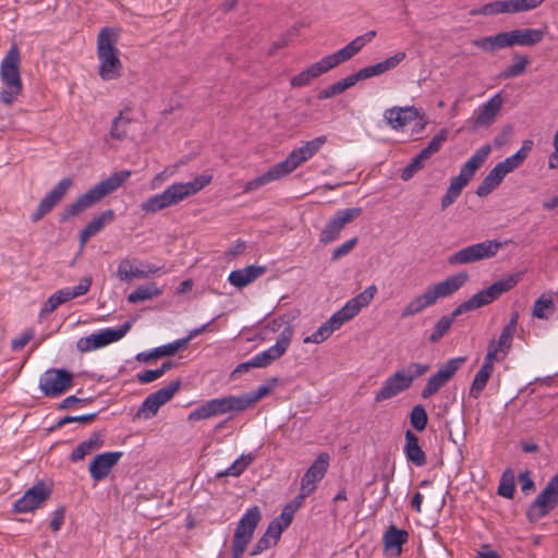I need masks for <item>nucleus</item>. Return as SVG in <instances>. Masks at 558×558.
Returning <instances> with one entry per match:
<instances>
[{
  "label": "nucleus",
  "instance_id": "obj_64",
  "mask_svg": "<svg viewBox=\"0 0 558 558\" xmlns=\"http://www.w3.org/2000/svg\"><path fill=\"white\" fill-rule=\"evenodd\" d=\"M343 92H342L340 85L338 84V82H336V83L327 86L326 88L322 89L319 92V94L317 95V98L319 100H325V99L331 98L333 96L340 95Z\"/></svg>",
  "mask_w": 558,
  "mask_h": 558
},
{
  "label": "nucleus",
  "instance_id": "obj_14",
  "mask_svg": "<svg viewBox=\"0 0 558 558\" xmlns=\"http://www.w3.org/2000/svg\"><path fill=\"white\" fill-rule=\"evenodd\" d=\"M74 375L64 368H49L39 377V389L45 397L57 398L73 386Z\"/></svg>",
  "mask_w": 558,
  "mask_h": 558
},
{
  "label": "nucleus",
  "instance_id": "obj_32",
  "mask_svg": "<svg viewBox=\"0 0 558 558\" xmlns=\"http://www.w3.org/2000/svg\"><path fill=\"white\" fill-rule=\"evenodd\" d=\"M211 410L213 417L229 413L243 412L241 399L239 396H223L207 400Z\"/></svg>",
  "mask_w": 558,
  "mask_h": 558
},
{
  "label": "nucleus",
  "instance_id": "obj_21",
  "mask_svg": "<svg viewBox=\"0 0 558 558\" xmlns=\"http://www.w3.org/2000/svg\"><path fill=\"white\" fill-rule=\"evenodd\" d=\"M181 385L179 379L173 380L166 385L165 387L158 389L154 393H150L145 398L142 405L140 407L136 416L144 418L154 417L160 407L170 401L173 396L177 393Z\"/></svg>",
  "mask_w": 558,
  "mask_h": 558
},
{
  "label": "nucleus",
  "instance_id": "obj_34",
  "mask_svg": "<svg viewBox=\"0 0 558 558\" xmlns=\"http://www.w3.org/2000/svg\"><path fill=\"white\" fill-rule=\"evenodd\" d=\"M495 361L490 360V356H485L484 362L475 374V377L471 384L469 396L473 399H478L485 389L493 372Z\"/></svg>",
  "mask_w": 558,
  "mask_h": 558
},
{
  "label": "nucleus",
  "instance_id": "obj_3",
  "mask_svg": "<svg viewBox=\"0 0 558 558\" xmlns=\"http://www.w3.org/2000/svg\"><path fill=\"white\" fill-rule=\"evenodd\" d=\"M377 293L375 284L368 286L363 292L350 299L339 311L333 313L316 331L303 339L304 343H322L343 324L354 318L364 307L368 306Z\"/></svg>",
  "mask_w": 558,
  "mask_h": 558
},
{
  "label": "nucleus",
  "instance_id": "obj_40",
  "mask_svg": "<svg viewBox=\"0 0 558 558\" xmlns=\"http://www.w3.org/2000/svg\"><path fill=\"white\" fill-rule=\"evenodd\" d=\"M555 310L554 302L550 296L542 294L532 308V315L538 319H548Z\"/></svg>",
  "mask_w": 558,
  "mask_h": 558
},
{
  "label": "nucleus",
  "instance_id": "obj_4",
  "mask_svg": "<svg viewBox=\"0 0 558 558\" xmlns=\"http://www.w3.org/2000/svg\"><path fill=\"white\" fill-rule=\"evenodd\" d=\"M213 180L211 174H202L189 182H178L169 185L163 192L153 195L141 204L146 214H154L174 206L203 190Z\"/></svg>",
  "mask_w": 558,
  "mask_h": 558
},
{
  "label": "nucleus",
  "instance_id": "obj_1",
  "mask_svg": "<svg viewBox=\"0 0 558 558\" xmlns=\"http://www.w3.org/2000/svg\"><path fill=\"white\" fill-rule=\"evenodd\" d=\"M375 36L376 32L369 31L355 37L343 48L323 57L320 60L311 64L299 74L292 76L290 78L291 87L300 88L307 86L313 80L337 68L341 63L352 59L363 49L366 44L371 43Z\"/></svg>",
  "mask_w": 558,
  "mask_h": 558
},
{
  "label": "nucleus",
  "instance_id": "obj_63",
  "mask_svg": "<svg viewBox=\"0 0 558 558\" xmlns=\"http://www.w3.org/2000/svg\"><path fill=\"white\" fill-rule=\"evenodd\" d=\"M175 170L177 167H171L166 168L163 171L157 173L150 182L151 189H158L166 179L170 178L175 173Z\"/></svg>",
  "mask_w": 558,
  "mask_h": 558
},
{
  "label": "nucleus",
  "instance_id": "obj_20",
  "mask_svg": "<svg viewBox=\"0 0 558 558\" xmlns=\"http://www.w3.org/2000/svg\"><path fill=\"white\" fill-rule=\"evenodd\" d=\"M465 361V356L452 357L441 365L439 369L428 378L421 392L422 398L428 399L437 393L438 390L454 376Z\"/></svg>",
  "mask_w": 558,
  "mask_h": 558
},
{
  "label": "nucleus",
  "instance_id": "obj_10",
  "mask_svg": "<svg viewBox=\"0 0 558 558\" xmlns=\"http://www.w3.org/2000/svg\"><path fill=\"white\" fill-rule=\"evenodd\" d=\"M20 50L13 45L2 59L0 64V80L3 89L0 93V100L4 105L13 104L22 93L23 83L20 72Z\"/></svg>",
  "mask_w": 558,
  "mask_h": 558
},
{
  "label": "nucleus",
  "instance_id": "obj_33",
  "mask_svg": "<svg viewBox=\"0 0 558 558\" xmlns=\"http://www.w3.org/2000/svg\"><path fill=\"white\" fill-rule=\"evenodd\" d=\"M266 271L264 266H246L229 274L228 281L238 289H242Z\"/></svg>",
  "mask_w": 558,
  "mask_h": 558
},
{
  "label": "nucleus",
  "instance_id": "obj_47",
  "mask_svg": "<svg viewBox=\"0 0 558 558\" xmlns=\"http://www.w3.org/2000/svg\"><path fill=\"white\" fill-rule=\"evenodd\" d=\"M410 423L416 432H423L428 423V416L423 405H414L410 413Z\"/></svg>",
  "mask_w": 558,
  "mask_h": 558
},
{
  "label": "nucleus",
  "instance_id": "obj_53",
  "mask_svg": "<svg viewBox=\"0 0 558 558\" xmlns=\"http://www.w3.org/2000/svg\"><path fill=\"white\" fill-rule=\"evenodd\" d=\"M184 347H186V340L178 339L171 343L155 348V356H170L173 355L179 350L183 349Z\"/></svg>",
  "mask_w": 558,
  "mask_h": 558
},
{
  "label": "nucleus",
  "instance_id": "obj_9",
  "mask_svg": "<svg viewBox=\"0 0 558 558\" xmlns=\"http://www.w3.org/2000/svg\"><path fill=\"white\" fill-rule=\"evenodd\" d=\"M492 151L489 145L480 147L461 167L457 177L450 180V184L441 198V208L446 209L460 196L462 190L469 184L476 171L484 165Z\"/></svg>",
  "mask_w": 558,
  "mask_h": 558
},
{
  "label": "nucleus",
  "instance_id": "obj_7",
  "mask_svg": "<svg viewBox=\"0 0 558 558\" xmlns=\"http://www.w3.org/2000/svg\"><path fill=\"white\" fill-rule=\"evenodd\" d=\"M118 37V31L110 27H102L97 35L98 74L105 82L118 80L123 73Z\"/></svg>",
  "mask_w": 558,
  "mask_h": 558
},
{
  "label": "nucleus",
  "instance_id": "obj_24",
  "mask_svg": "<svg viewBox=\"0 0 558 558\" xmlns=\"http://www.w3.org/2000/svg\"><path fill=\"white\" fill-rule=\"evenodd\" d=\"M504 99L500 93L492 96L485 104L480 106L470 118V123L474 129L489 126L493 124L502 108Z\"/></svg>",
  "mask_w": 558,
  "mask_h": 558
},
{
  "label": "nucleus",
  "instance_id": "obj_35",
  "mask_svg": "<svg viewBox=\"0 0 558 558\" xmlns=\"http://www.w3.org/2000/svg\"><path fill=\"white\" fill-rule=\"evenodd\" d=\"M114 213L112 209H107L99 216L94 217L86 227L80 232V245L84 247L88 239L102 230V228L112 222Z\"/></svg>",
  "mask_w": 558,
  "mask_h": 558
},
{
  "label": "nucleus",
  "instance_id": "obj_50",
  "mask_svg": "<svg viewBox=\"0 0 558 558\" xmlns=\"http://www.w3.org/2000/svg\"><path fill=\"white\" fill-rule=\"evenodd\" d=\"M498 495L505 498H512L514 494V476L511 471H506L500 478Z\"/></svg>",
  "mask_w": 558,
  "mask_h": 558
},
{
  "label": "nucleus",
  "instance_id": "obj_44",
  "mask_svg": "<svg viewBox=\"0 0 558 558\" xmlns=\"http://www.w3.org/2000/svg\"><path fill=\"white\" fill-rule=\"evenodd\" d=\"M530 60L522 54H514L512 57V64H510L502 73L504 78L515 77L523 74L529 65Z\"/></svg>",
  "mask_w": 558,
  "mask_h": 558
},
{
  "label": "nucleus",
  "instance_id": "obj_49",
  "mask_svg": "<svg viewBox=\"0 0 558 558\" xmlns=\"http://www.w3.org/2000/svg\"><path fill=\"white\" fill-rule=\"evenodd\" d=\"M448 131L446 129H441L428 143V145L421 150V153L426 156L428 159L430 156L441 148L442 144L447 141Z\"/></svg>",
  "mask_w": 558,
  "mask_h": 558
},
{
  "label": "nucleus",
  "instance_id": "obj_5",
  "mask_svg": "<svg viewBox=\"0 0 558 558\" xmlns=\"http://www.w3.org/2000/svg\"><path fill=\"white\" fill-rule=\"evenodd\" d=\"M131 177L130 170L113 172L107 179L99 181L74 202L64 207L60 214V221H66L93 207L105 196L118 190Z\"/></svg>",
  "mask_w": 558,
  "mask_h": 558
},
{
  "label": "nucleus",
  "instance_id": "obj_30",
  "mask_svg": "<svg viewBox=\"0 0 558 558\" xmlns=\"http://www.w3.org/2000/svg\"><path fill=\"white\" fill-rule=\"evenodd\" d=\"M105 444V435L100 432L93 433L89 438L81 441L71 452L72 462L82 461L85 457L99 450Z\"/></svg>",
  "mask_w": 558,
  "mask_h": 558
},
{
  "label": "nucleus",
  "instance_id": "obj_6",
  "mask_svg": "<svg viewBox=\"0 0 558 558\" xmlns=\"http://www.w3.org/2000/svg\"><path fill=\"white\" fill-rule=\"evenodd\" d=\"M465 272H459L428 286L421 294L414 296L401 311L400 317L408 318L422 313L425 308L433 306L438 299L447 298L457 292L468 281Z\"/></svg>",
  "mask_w": 558,
  "mask_h": 558
},
{
  "label": "nucleus",
  "instance_id": "obj_58",
  "mask_svg": "<svg viewBox=\"0 0 558 558\" xmlns=\"http://www.w3.org/2000/svg\"><path fill=\"white\" fill-rule=\"evenodd\" d=\"M405 58L407 53L404 51H397L391 57L380 61L385 73L399 66V64L403 62Z\"/></svg>",
  "mask_w": 558,
  "mask_h": 558
},
{
  "label": "nucleus",
  "instance_id": "obj_12",
  "mask_svg": "<svg viewBox=\"0 0 558 558\" xmlns=\"http://www.w3.org/2000/svg\"><path fill=\"white\" fill-rule=\"evenodd\" d=\"M260 520L262 513L257 506L250 507L241 517L233 534L232 558L242 557Z\"/></svg>",
  "mask_w": 558,
  "mask_h": 558
},
{
  "label": "nucleus",
  "instance_id": "obj_43",
  "mask_svg": "<svg viewBox=\"0 0 558 558\" xmlns=\"http://www.w3.org/2000/svg\"><path fill=\"white\" fill-rule=\"evenodd\" d=\"M254 456L252 453L242 454L229 468L219 473L218 476H240L253 462Z\"/></svg>",
  "mask_w": 558,
  "mask_h": 558
},
{
  "label": "nucleus",
  "instance_id": "obj_59",
  "mask_svg": "<svg viewBox=\"0 0 558 558\" xmlns=\"http://www.w3.org/2000/svg\"><path fill=\"white\" fill-rule=\"evenodd\" d=\"M295 511L296 507H293V505H287L281 514L276 518L275 521H279V524L287 529L291 524Z\"/></svg>",
  "mask_w": 558,
  "mask_h": 558
},
{
  "label": "nucleus",
  "instance_id": "obj_37",
  "mask_svg": "<svg viewBox=\"0 0 558 558\" xmlns=\"http://www.w3.org/2000/svg\"><path fill=\"white\" fill-rule=\"evenodd\" d=\"M545 32L536 28L511 31L512 44L518 46H533L543 40Z\"/></svg>",
  "mask_w": 558,
  "mask_h": 558
},
{
  "label": "nucleus",
  "instance_id": "obj_11",
  "mask_svg": "<svg viewBox=\"0 0 558 558\" xmlns=\"http://www.w3.org/2000/svg\"><path fill=\"white\" fill-rule=\"evenodd\" d=\"M429 369L427 364L410 363L407 368L395 372L375 393V402L389 400L409 389L413 380Z\"/></svg>",
  "mask_w": 558,
  "mask_h": 558
},
{
  "label": "nucleus",
  "instance_id": "obj_15",
  "mask_svg": "<svg viewBox=\"0 0 558 558\" xmlns=\"http://www.w3.org/2000/svg\"><path fill=\"white\" fill-rule=\"evenodd\" d=\"M132 323L125 322L120 328H105L99 332L82 337L76 342V349L82 352H90L104 348L122 339L131 329Z\"/></svg>",
  "mask_w": 558,
  "mask_h": 558
},
{
  "label": "nucleus",
  "instance_id": "obj_54",
  "mask_svg": "<svg viewBox=\"0 0 558 558\" xmlns=\"http://www.w3.org/2000/svg\"><path fill=\"white\" fill-rule=\"evenodd\" d=\"M211 410L208 404V401H205L199 407L195 408L193 411H191L187 415L189 422H198L207 418H211Z\"/></svg>",
  "mask_w": 558,
  "mask_h": 558
},
{
  "label": "nucleus",
  "instance_id": "obj_31",
  "mask_svg": "<svg viewBox=\"0 0 558 558\" xmlns=\"http://www.w3.org/2000/svg\"><path fill=\"white\" fill-rule=\"evenodd\" d=\"M513 335L509 330L502 329L498 340H490L485 356H490V360L500 362L508 355L513 340Z\"/></svg>",
  "mask_w": 558,
  "mask_h": 558
},
{
  "label": "nucleus",
  "instance_id": "obj_52",
  "mask_svg": "<svg viewBox=\"0 0 558 558\" xmlns=\"http://www.w3.org/2000/svg\"><path fill=\"white\" fill-rule=\"evenodd\" d=\"M92 283H93L92 276L87 275L81 279V281L77 286L73 287L72 289H69V288L64 289L69 301L86 294L89 291Z\"/></svg>",
  "mask_w": 558,
  "mask_h": 558
},
{
  "label": "nucleus",
  "instance_id": "obj_2",
  "mask_svg": "<svg viewBox=\"0 0 558 558\" xmlns=\"http://www.w3.org/2000/svg\"><path fill=\"white\" fill-rule=\"evenodd\" d=\"M326 142L327 137L325 135H320L306 142L301 147L293 149L284 160L276 163L265 173L246 182L243 187V192L251 193L272 181L280 180L281 178L292 173L296 168L315 156Z\"/></svg>",
  "mask_w": 558,
  "mask_h": 558
},
{
  "label": "nucleus",
  "instance_id": "obj_56",
  "mask_svg": "<svg viewBox=\"0 0 558 558\" xmlns=\"http://www.w3.org/2000/svg\"><path fill=\"white\" fill-rule=\"evenodd\" d=\"M473 46L488 52L499 49L496 35L477 38L473 41Z\"/></svg>",
  "mask_w": 558,
  "mask_h": 558
},
{
  "label": "nucleus",
  "instance_id": "obj_48",
  "mask_svg": "<svg viewBox=\"0 0 558 558\" xmlns=\"http://www.w3.org/2000/svg\"><path fill=\"white\" fill-rule=\"evenodd\" d=\"M544 0H509L510 14L533 11L542 5Z\"/></svg>",
  "mask_w": 558,
  "mask_h": 558
},
{
  "label": "nucleus",
  "instance_id": "obj_55",
  "mask_svg": "<svg viewBox=\"0 0 558 558\" xmlns=\"http://www.w3.org/2000/svg\"><path fill=\"white\" fill-rule=\"evenodd\" d=\"M357 241L355 236L336 247L331 253V260L336 262L347 256L356 246Z\"/></svg>",
  "mask_w": 558,
  "mask_h": 558
},
{
  "label": "nucleus",
  "instance_id": "obj_57",
  "mask_svg": "<svg viewBox=\"0 0 558 558\" xmlns=\"http://www.w3.org/2000/svg\"><path fill=\"white\" fill-rule=\"evenodd\" d=\"M356 73H357L360 81H363V80H366L369 77L379 76V75L384 74L385 71L381 65V62H378L376 64L365 66V68L359 70Z\"/></svg>",
  "mask_w": 558,
  "mask_h": 558
},
{
  "label": "nucleus",
  "instance_id": "obj_60",
  "mask_svg": "<svg viewBox=\"0 0 558 558\" xmlns=\"http://www.w3.org/2000/svg\"><path fill=\"white\" fill-rule=\"evenodd\" d=\"M34 337V331L27 329L23 331L19 337L12 340V349L14 351L22 350Z\"/></svg>",
  "mask_w": 558,
  "mask_h": 558
},
{
  "label": "nucleus",
  "instance_id": "obj_29",
  "mask_svg": "<svg viewBox=\"0 0 558 558\" xmlns=\"http://www.w3.org/2000/svg\"><path fill=\"white\" fill-rule=\"evenodd\" d=\"M409 534L405 530L390 525L383 535L385 551L393 557L401 555L402 546L408 542Z\"/></svg>",
  "mask_w": 558,
  "mask_h": 558
},
{
  "label": "nucleus",
  "instance_id": "obj_38",
  "mask_svg": "<svg viewBox=\"0 0 558 558\" xmlns=\"http://www.w3.org/2000/svg\"><path fill=\"white\" fill-rule=\"evenodd\" d=\"M498 14H510L509 0L492 1L470 11L472 16H494Z\"/></svg>",
  "mask_w": 558,
  "mask_h": 558
},
{
  "label": "nucleus",
  "instance_id": "obj_13",
  "mask_svg": "<svg viewBox=\"0 0 558 558\" xmlns=\"http://www.w3.org/2000/svg\"><path fill=\"white\" fill-rule=\"evenodd\" d=\"M504 244L496 240H486L480 243L468 245L448 256V264L451 266L468 265L494 257Z\"/></svg>",
  "mask_w": 558,
  "mask_h": 558
},
{
  "label": "nucleus",
  "instance_id": "obj_8",
  "mask_svg": "<svg viewBox=\"0 0 558 558\" xmlns=\"http://www.w3.org/2000/svg\"><path fill=\"white\" fill-rule=\"evenodd\" d=\"M533 145L534 143L532 140H525L515 154L498 162L478 184L475 192L476 195L485 197L490 194L502 182L504 178L508 173L514 171L524 162L531 153Z\"/></svg>",
  "mask_w": 558,
  "mask_h": 558
},
{
  "label": "nucleus",
  "instance_id": "obj_36",
  "mask_svg": "<svg viewBox=\"0 0 558 558\" xmlns=\"http://www.w3.org/2000/svg\"><path fill=\"white\" fill-rule=\"evenodd\" d=\"M405 445L403 448L404 454L409 462L415 466H423L426 464V454L420 446L418 437L410 429L404 433Z\"/></svg>",
  "mask_w": 558,
  "mask_h": 558
},
{
  "label": "nucleus",
  "instance_id": "obj_16",
  "mask_svg": "<svg viewBox=\"0 0 558 558\" xmlns=\"http://www.w3.org/2000/svg\"><path fill=\"white\" fill-rule=\"evenodd\" d=\"M558 505V473L554 475L527 510V518L536 522Z\"/></svg>",
  "mask_w": 558,
  "mask_h": 558
},
{
  "label": "nucleus",
  "instance_id": "obj_22",
  "mask_svg": "<svg viewBox=\"0 0 558 558\" xmlns=\"http://www.w3.org/2000/svg\"><path fill=\"white\" fill-rule=\"evenodd\" d=\"M329 465V454L319 453L313 464L307 469L301 480V499L308 497L324 478Z\"/></svg>",
  "mask_w": 558,
  "mask_h": 558
},
{
  "label": "nucleus",
  "instance_id": "obj_41",
  "mask_svg": "<svg viewBox=\"0 0 558 558\" xmlns=\"http://www.w3.org/2000/svg\"><path fill=\"white\" fill-rule=\"evenodd\" d=\"M271 388H272L271 386L264 384V385H260L254 391H248L246 393L240 395L239 398L241 399V404H242L243 411L253 407L260 399H263L267 395H269L271 391Z\"/></svg>",
  "mask_w": 558,
  "mask_h": 558
},
{
  "label": "nucleus",
  "instance_id": "obj_25",
  "mask_svg": "<svg viewBox=\"0 0 558 558\" xmlns=\"http://www.w3.org/2000/svg\"><path fill=\"white\" fill-rule=\"evenodd\" d=\"M49 496L50 489L45 483L38 482L14 502L13 509L17 513L32 512L39 508Z\"/></svg>",
  "mask_w": 558,
  "mask_h": 558
},
{
  "label": "nucleus",
  "instance_id": "obj_45",
  "mask_svg": "<svg viewBox=\"0 0 558 558\" xmlns=\"http://www.w3.org/2000/svg\"><path fill=\"white\" fill-rule=\"evenodd\" d=\"M68 295L64 289L56 291L51 294L48 300L43 304L40 310V316H46L51 314L53 311L58 308L59 305L68 302Z\"/></svg>",
  "mask_w": 558,
  "mask_h": 558
},
{
  "label": "nucleus",
  "instance_id": "obj_27",
  "mask_svg": "<svg viewBox=\"0 0 558 558\" xmlns=\"http://www.w3.org/2000/svg\"><path fill=\"white\" fill-rule=\"evenodd\" d=\"M140 266H134L133 263L124 258L120 262L117 269V278L123 282H131L134 279H145L149 275L158 272L161 267L146 264L143 262L138 263Z\"/></svg>",
  "mask_w": 558,
  "mask_h": 558
},
{
  "label": "nucleus",
  "instance_id": "obj_51",
  "mask_svg": "<svg viewBox=\"0 0 558 558\" xmlns=\"http://www.w3.org/2000/svg\"><path fill=\"white\" fill-rule=\"evenodd\" d=\"M428 158L421 151L411 160V162L402 170L401 179L403 181L410 180L416 172L424 168V161Z\"/></svg>",
  "mask_w": 558,
  "mask_h": 558
},
{
  "label": "nucleus",
  "instance_id": "obj_39",
  "mask_svg": "<svg viewBox=\"0 0 558 558\" xmlns=\"http://www.w3.org/2000/svg\"><path fill=\"white\" fill-rule=\"evenodd\" d=\"M126 110H121L119 114L112 120L109 137L116 141H122L128 136L129 125L131 118L125 116Z\"/></svg>",
  "mask_w": 558,
  "mask_h": 558
},
{
  "label": "nucleus",
  "instance_id": "obj_62",
  "mask_svg": "<svg viewBox=\"0 0 558 558\" xmlns=\"http://www.w3.org/2000/svg\"><path fill=\"white\" fill-rule=\"evenodd\" d=\"M275 545H276V543L272 539H270V537L266 536V534L264 533V535L254 545V548H253L251 555H253V556L259 555L263 551H265L266 549H268L269 547L275 546Z\"/></svg>",
  "mask_w": 558,
  "mask_h": 558
},
{
  "label": "nucleus",
  "instance_id": "obj_26",
  "mask_svg": "<svg viewBox=\"0 0 558 558\" xmlns=\"http://www.w3.org/2000/svg\"><path fill=\"white\" fill-rule=\"evenodd\" d=\"M121 457L122 452L120 451H107L96 454L88 465V472L94 482L105 480Z\"/></svg>",
  "mask_w": 558,
  "mask_h": 558
},
{
  "label": "nucleus",
  "instance_id": "obj_46",
  "mask_svg": "<svg viewBox=\"0 0 558 558\" xmlns=\"http://www.w3.org/2000/svg\"><path fill=\"white\" fill-rule=\"evenodd\" d=\"M453 324V318L449 316H441L435 324L428 340L430 343H437L440 339L448 333Z\"/></svg>",
  "mask_w": 558,
  "mask_h": 558
},
{
  "label": "nucleus",
  "instance_id": "obj_19",
  "mask_svg": "<svg viewBox=\"0 0 558 558\" xmlns=\"http://www.w3.org/2000/svg\"><path fill=\"white\" fill-rule=\"evenodd\" d=\"M361 214L362 208L360 207H350L336 211L320 231L319 242L326 245L338 240L343 228Z\"/></svg>",
  "mask_w": 558,
  "mask_h": 558
},
{
  "label": "nucleus",
  "instance_id": "obj_28",
  "mask_svg": "<svg viewBox=\"0 0 558 558\" xmlns=\"http://www.w3.org/2000/svg\"><path fill=\"white\" fill-rule=\"evenodd\" d=\"M420 118V111L414 106L391 107L384 111V119L392 130H401L408 123Z\"/></svg>",
  "mask_w": 558,
  "mask_h": 558
},
{
  "label": "nucleus",
  "instance_id": "obj_42",
  "mask_svg": "<svg viewBox=\"0 0 558 558\" xmlns=\"http://www.w3.org/2000/svg\"><path fill=\"white\" fill-rule=\"evenodd\" d=\"M160 294V290L156 287L155 283H150L147 286H141L136 290H134L132 293L129 294L128 301L130 303H138L143 301L150 300L155 296H158Z\"/></svg>",
  "mask_w": 558,
  "mask_h": 558
},
{
  "label": "nucleus",
  "instance_id": "obj_18",
  "mask_svg": "<svg viewBox=\"0 0 558 558\" xmlns=\"http://www.w3.org/2000/svg\"><path fill=\"white\" fill-rule=\"evenodd\" d=\"M294 335V329L291 325L284 326L280 331L277 341L274 345L259 352L251 359V364L256 368H265L272 362L279 360L288 351L291 340Z\"/></svg>",
  "mask_w": 558,
  "mask_h": 558
},
{
  "label": "nucleus",
  "instance_id": "obj_23",
  "mask_svg": "<svg viewBox=\"0 0 558 558\" xmlns=\"http://www.w3.org/2000/svg\"><path fill=\"white\" fill-rule=\"evenodd\" d=\"M73 180L69 177L61 179L53 189L45 195L37 206L36 211L32 215V221L40 220L45 215L52 210L58 205L68 191L72 187Z\"/></svg>",
  "mask_w": 558,
  "mask_h": 558
},
{
  "label": "nucleus",
  "instance_id": "obj_17",
  "mask_svg": "<svg viewBox=\"0 0 558 558\" xmlns=\"http://www.w3.org/2000/svg\"><path fill=\"white\" fill-rule=\"evenodd\" d=\"M521 275H508L500 280L494 282L488 288L481 290L468 300L472 311L485 306L497 300L502 293L513 289L520 281Z\"/></svg>",
  "mask_w": 558,
  "mask_h": 558
},
{
  "label": "nucleus",
  "instance_id": "obj_61",
  "mask_svg": "<svg viewBox=\"0 0 558 558\" xmlns=\"http://www.w3.org/2000/svg\"><path fill=\"white\" fill-rule=\"evenodd\" d=\"M286 529L279 524V521L272 520L265 532L266 536L270 537L276 544L279 541L282 532Z\"/></svg>",
  "mask_w": 558,
  "mask_h": 558
}]
</instances>
